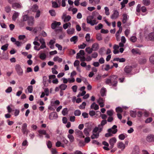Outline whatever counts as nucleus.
Here are the masks:
<instances>
[{
	"label": "nucleus",
	"instance_id": "c85d7f7f",
	"mask_svg": "<svg viewBox=\"0 0 154 154\" xmlns=\"http://www.w3.org/2000/svg\"><path fill=\"white\" fill-rule=\"evenodd\" d=\"M85 51L88 54H90L93 51L92 48H90V47L86 48L85 49Z\"/></svg>",
	"mask_w": 154,
	"mask_h": 154
},
{
	"label": "nucleus",
	"instance_id": "b1692460",
	"mask_svg": "<svg viewBox=\"0 0 154 154\" xmlns=\"http://www.w3.org/2000/svg\"><path fill=\"white\" fill-rule=\"evenodd\" d=\"M78 37L77 36H74L72 37L70 39V41L71 42H73L75 44L78 41Z\"/></svg>",
	"mask_w": 154,
	"mask_h": 154
},
{
	"label": "nucleus",
	"instance_id": "13d9d810",
	"mask_svg": "<svg viewBox=\"0 0 154 154\" xmlns=\"http://www.w3.org/2000/svg\"><path fill=\"white\" fill-rule=\"evenodd\" d=\"M86 40V41L88 42H89L90 40V34L89 33H87L86 34L85 37Z\"/></svg>",
	"mask_w": 154,
	"mask_h": 154
},
{
	"label": "nucleus",
	"instance_id": "7c9ffc66",
	"mask_svg": "<svg viewBox=\"0 0 154 154\" xmlns=\"http://www.w3.org/2000/svg\"><path fill=\"white\" fill-rule=\"evenodd\" d=\"M39 57L41 59L44 60L46 58V55L45 53H42L39 55Z\"/></svg>",
	"mask_w": 154,
	"mask_h": 154
},
{
	"label": "nucleus",
	"instance_id": "338daca9",
	"mask_svg": "<svg viewBox=\"0 0 154 154\" xmlns=\"http://www.w3.org/2000/svg\"><path fill=\"white\" fill-rule=\"evenodd\" d=\"M113 111L112 110H109L107 111V115L110 116H112L113 115Z\"/></svg>",
	"mask_w": 154,
	"mask_h": 154
},
{
	"label": "nucleus",
	"instance_id": "864d4df0",
	"mask_svg": "<svg viewBox=\"0 0 154 154\" xmlns=\"http://www.w3.org/2000/svg\"><path fill=\"white\" fill-rule=\"evenodd\" d=\"M136 148L135 147L134 149V150H133L132 154H139V150L137 147V149H136Z\"/></svg>",
	"mask_w": 154,
	"mask_h": 154
},
{
	"label": "nucleus",
	"instance_id": "393cba45",
	"mask_svg": "<svg viewBox=\"0 0 154 154\" xmlns=\"http://www.w3.org/2000/svg\"><path fill=\"white\" fill-rule=\"evenodd\" d=\"M66 31L68 34L69 35L72 34L74 32L75 29L73 28H70L68 29Z\"/></svg>",
	"mask_w": 154,
	"mask_h": 154
},
{
	"label": "nucleus",
	"instance_id": "f257e3e1",
	"mask_svg": "<svg viewBox=\"0 0 154 154\" xmlns=\"http://www.w3.org/2000/svg\"><path fill=\"white\" fill-rule=\"evenodd\" d=\"M118 78L116 75H111L109 78L105 79V83L107 85L116 87L118 83Z\"/></svg>",
	"mask_w": 154,
	"mask_h": 154
},
{
	"label": "nucleus",
	"instance_id": "cd10ccee",
	"mask_svg": "<svg viewBox=\"0 0 154 154\" xmlns=\"http://www.w3.org/2000/svg\"><path fill=\"white\" fill-rule=\"evenodd\" d=\"M38 6L36 5H34L32 7V11L33 12H36L38 10Z\"/></svg>",
	"mask_w": 154,
	"mask_h": 154
},
{
	"label": "nucleus",
	"instance_id": "ddd939ff",
	"mask_svg": "<svg viewBox=\"0 0 154 154\" xmlns=\"http://www.w3.org/2000/svg\"><path fill=\"white\" fill-rule=\"evenodd\" d=\"M123 19L122 22L123 23H125L128 19L129 17L126 14H122Z\"/></svg>",
	"mask_w": 154,
	"mask_h": 154
},
{
	"label": "nucleus",
	"instance_id": "052dcab7",
	"mask_svg": "<svg viewBox=\"0 0 154 154\" xmlns=\"http://www.w3.org/2000/svg\"><path fill=\"white\" fill-rule=\"evenodd\" d=\"M130 115L131 117H135L136 116V114L135 112L133 111H131L130 112Z\"/></svg>",
	"mask_w": 154,
	"mask_h": 154
},
{
	"label": "nucleus",
	"instance_id": "20e7f679",
	"mask_svg": "<svg viewBox=\"0 0 154 154\" xmlns=\"http://www.w3.org/2000/svg\"><path fill=\"white\" fill-rule=\"evenodd\" d=\"M15 69L17 74L19 76L22 75L23 73V71L21 66L19 64H16L15 66Z\"/></svg>",
	"mask_w": 154,
	"mask_h": 154
},
{
	"label": "nucleus",
	"instance_id": "f3484780",
	"mask_svg": "<svg viewBox=\"0 0 154 154\" xmlns=\"http://www.w3.org/2000/svg\"><path fill=\"white\" fill-rule=\"evenodd\" d=\"M92 48L93 51H97L99 48V45L97 43H95L92 45Z\"/></svg>",
	"mask_w": 154,
	"mask_h": 154
},
{
	"label": "nucleus",
	"instance_id": "774afa93",
	"mask_svg": "<svg viewBox=\"0 0 154 154\" xmlns=\"http://www.w3.org/2000/svg\"><path fill=\"white\" fill-rule=\"evenodd\" d=\"M105 62V60L103 57H101L99 60V63L100 64L104 63Z\"/></svg>",
	"mask_w": 154,
	"mask_h": 154
},
{
	"label": "nucleus",
	"instance_id": "bf43d9fd",
	"mask_svg": "<svg viewBox=\"0 0 154 154\" xmlns=\"http://www.w3.org/2000/svg\"><path fill=\"white\" fill-rule=\"evenodd\" d=\"M47 145L48 148L50 149L51 148L52 146V144L51 142L49 140L47 143Z\"/></svg>",
	"mask_w": 154,
	"mask_h": 154
},
{
	"label": "nucleus",
	"instance_id": "72a5a7b5",
	"mask_svg": "<svg viewBox=\"0 0 154 154\" xmlns=\"http://www.w3.org/2000/svg\"><path fill=\"white\" fill-rule=\"evenodd\" d=\"M96 38L98 41H100L102 39L101 34L100 33H98L97 34Z\"/></svg>",
	"mask_w": 154,
	"mask_h": 154
},
{
	"label": "nucleus",
	"instance_id": "f03ea898",
	"mask_svg": "<svg viewBox=\"0 0 154 154\" xmlns=\"http://www.w3.org/2000/svg\"><path fill=\"white\" fill-rule=\"evenodd\" d=\"M98 129L96 127L93 129L92 132L93 134L91 136V138L92 139L97 138L99 136V133L98 132Z\"/></svg>",
	"mask_w": 154,
	"mask_h": 154
},
{
	"label": "nucleus",
	"instance_id": "0eeeda50",
	"mask_svg": "<svg viewBox=\"0 0 154 154\" xmlns=\"http://www.w3.org/2000/svg\"><path fill=\"white\" fill-rule=\"evenodd\" d=\"M119 13L117 10H114L112 15L111 16V18L112 19L117 18L119 16Z\"/></svg>",
	"mask_w": 154,
	"mask_h": 154
},
{
	"label": "nucleus",
	"instance_id": "ea45409f",
	"mask_svg": "<svg viewBox=\"0 0 154 154\" xmlns=\"http://www.w3.org/2000/svg\"><path fill=\"white\" fill-rule=\"evenodd\" d=\"M68 109L67 108H66L63 109L62 111V114L65 116L68 113Z\"/></svg>",
	"mask_w": 154,
	"mask_h": 154
},
{
	"label": "nucleus",
	"instance_id": "49530a36",
	"mask_svg": "<svg viewBox=\"0 0 154 154\" xmlns=\"http://www.w3.org/2000/svg\"><path fill=\"white\" fill-rule=\"evenodd\" d=\"M86 105V103L85 102H83L82 104L79 107L80 109H83L85 108V106Z\"/></svg>",
	"mask_w": 154,
	"mask_h": 154
},
{
	"label": "nucleus",
	"instance_id": "f704fd0d",
	"mask_svg": "<svg viewBox=\"0 0 154 154\" xmlns=\"http://www.w3.org/2000/svg\"><path fill=\"white\" fill-rule=\"evenodd\" d=\"M64 16H65L64 20V22H68L71 19V17L69 15L66 16V15H64Z\"/></svg>",
	"mask_w": 154,
	"mask_h": 154
},
{
	"label": "nucleus",
	"instance_id": "09e8293b",
	"mask_svg": "<svg viewBox=\"0 0 154 154\" xmlns=\"http://www.w3.org/2000/svg\"><path fill=\"white\" fill-rule=\"evenodd\" d=\"M106 90L105 88H102L100 90V94L101 96H103L105 95Z\"/></svg>",
	"mask_w": 154,
	"mask_h": 154
},
{
	"label": "nucleus",
	"instance_id": "0e129e2a",
	"mask_svg": "<svg viewBox=\"0 0 154 154\" xmlns=\"http://www.w3.org/2000/svg\"><path fill=\"white\" fill-rule=\"evenodd\" d=\"M86 46V45L83 43L82 44L79 45L78 47L79 48L84 49Z\"/></svg>",
	"mask_w": 154,
	"mask_h": 154
},
{
	"label": "nucleus",
	"instance_id": "5fc2aeb1",
	"mask_svg": "<svg viewBox=\"0 0 154 154\" xmlns=\"http://www.w3.org/2000/svg\"><path fill=\"white\" fill-rule=\"evenodd\" d=\"M28 91L30 93L32 92L33 91V87L32 85H30L28 86L27 88Z\"/></svg>",
	"mask_w": 154,
	"mask_h": 154
},
{
	"label": "nucleus",
	"instance_id": "aec40b11",
	"mask_svg": "<svg viewBox=\"0 0 154 154\" xmlns=\"http://www.w3.org/2000/svg\"><path fill=\"white\" fill-rule=\"evenodd\" d=\"M141 5L140 4H138L136 8V13L137 15H140V12L141 11Z\"/></svg>",
	"mask_w": 154,
	"mask_h": 154
},
{
	"label": "nucleus",
	"instance_id": "a878e982",
	"mask_svg": "<svg viewBox=\"0 0 154 154\" xmlns=\"http://www.w3.org/2000/svg\"><path fill=\"white\" fill-rule=\"evenodd\" d=\"M128 2V0H123L122 2L120 3V4L121 5V9L124 8L125 6V5Z\"/></svg>",
	"mask_w": 154,
	"mask_h": 154
},
{
	"label": "nucleus",
	"instance_id": "5701e85b",
	"mask_svg": "<svg viewBox=\"0 0 154 154\" xmlns=\"http://www.w3.org/2000/svg\"><path fill=\"white\" fill-rule=\"evenodd\" d=\"M91 108L92 109H94L95 110H97L99 108V106L96 104L95 103H93L91 105Z\"/></svg>",
	"mask_w": 154,
	"mask_h": 154
},
{
	"label": "nucleus",
	"instance_id": "69168bd1",
	"mask_svg": "<svg viewBox=\"0 0 154 154\" xmlns=\"http://www.w3.org/2000/svg\"><path fill=\"white\" fill-rule=\"evenodd\" d=\"M79 63H80L79 61L78 60H75V61L74 62V66H78L79 65Z\"/></svg>",
	"mask_w": 154,
	"mask_h": 154
},
{
	"label": "nucleus",
	"instance_id": "de8ad7c7",
	"mask_svg": "<svg viewBox=\"0 0 154 154\" xmlns=\"http://www.w3.org/2000/svg\"><path fill=\"white\" fill-rule=\"evenodd\" d=\"M26 38V36L25 35H20L19 36L18 38L20 40H23L22 42H24L25 41H25L24 39Z\"/></svg>",
	"mask_w": 154,
	"mask_h": 154
},
{
	"label": "nucleus",
	"instance_id": "2f4dec72",
	"mask_svg": "<svg viewBox=\"0 0 154 154\" xmlns=\"http://www.w3.org/2000/svg\"><path fill=\"white\" fill-rule=\"evenodd\" d=\"M68 137L69 140V141L71 142H72L74 141V137L73 136L70 134H69L68 135Z\"/></svg>",
	"mask_w": 154,
	"mask_h": 154
},
{
	"label": "nucleus",
	"instance_id": "a18cd8bd",
	"mask_svg": "<svg viewBox=\"0 0 154 154\" xmlns=\"http://www.w3.org/2000/svg\"><path fill=\"white\" fill-rule=\"evenodd\" d=\"M125 137V136L123 134H121L119 136V139L122 140H124Z\"/></svg>",
	"mask_w": 154,
	"mask_h": 154
},
{
	"label": "nucleus",
	"instance_id": "e2e57ef3",
	"mask_svg": "<svg viewBox=\"0 0 154 154\" xmlns=\"http://www.w3.org/2000/svg\"><path fill=\"white\" fill-rule=\"evenodd\" d=\"M69 25H71V23H66L64 24L63 26V28L65 29H66L68 27Z\"/></svg>",
	"mask_w": 154,
	"mask_h": 154
},
{
	"label": "nucleus",
	"instance_id": "c9c22d12",
	"mask_svg": "<svg viewBox=\"0 0 154 154\" xmlns=\"http://www.w3.org/2000/svg\"><path fill=\"white\" fill-rule=\"evenodd\" d=\"M103 27V25L101 23H99L97 26H95V28L97 30L101 29Z\"/></svg>",
	"mask_w": 154,
	"mask_h": 154
},
{
	"label": "nucleus",
	"instance_id": "58836bf2",
	"mask_svg": "<svg viewBox=\"0 0 154 154\" xmlns=\"http://www.w3.org/2000/svg\"><path fill=\"white\" fill-rule=\"evenodd\" d=\"M26 42V41L24 42H19L16 41L15 42V44L17 45V46L19 47L21 46V45L24 44Z\"/></svg>",
	"mask_w": 154,
	"mask_h": 154
},
{
	"label": "nucleus",
	"instance_id": "680f3d73",
	"mask_svg": "<svg viewBox=\"0 0 154 154\" xmlns=\"http://www.w3.org/2000/svg\"><path fill=\"white\" fill-rule=\"evenodd\" d=\"M98 56V54L97 52H94L91 54V57L94 58H96Z\"/></svg>",
	"mask_w": 154,
	"mask_h": 154
},
{
	"label": "nucleus",
	"instance_id": "423d86ee",
	"mask_svg": "<svg viewBox=\"0 0 154 154\" xmlns=\"http://www.w3.org/2000/svg\"><path fill=\"white\" fill-rule=\"evenodd\" d=\"M116 141L117 140L115 137L112 138L109 140V147L110 149H112L114 145L116 143Z\"/></svg>",
	"mask_w": 154,
	"mask_h": 154
},
{
	"label": "nucleus",
	"instance_id": "9d476101",
	"mask_svg": "<svg viewBox=\"0 0 154 154\" xmlns=\"http://www.w3.org/2000/svg\"><path fill=\"white\" fill-rule=\"evenodd\" d=\"M12 7L14 9H15L16 8H20L22 6L20 3L15 2L12 4Z\"/></svg>",
	"mask_w": 154,
	"mask_h": 154
},
{
	"label": "nucleus",
	"instance_id": "a19ab883",
	"mask_svg": "<svg viewBox=\"0 0 154 154\" xmlns=\"http://www.w3.org/2000/svg\"><path fill=\"white\" fill-rule=\"evenodd\" d=\"M8 45L7 44L3 45L2 46L1 49L3 51H5L7 50Z\"/></svg>",
	"mask_w": 154,
	"mask_h": 154
},
{
	"label": "nucleus",
	"instance_id": "4d7b16f0",
	"mask_svg": "<svg viewBox=\"0 0 154 154\" xmlns=\"http://www.w3.org/2000/svg\"><path fill=\"white\" fill-rule=\"evenodd\" d=\"M116 111L119 113V112H120V113H122L123 112V110L121 107H118L116 108Z\"/></svg>",
	"mask_w": 154,
	"mask_h": 154
},
{
	"label": "nucleus",
	"instance_id": "8fccbe9b",
	"mask_svg": "<svg viewBox=\"0 0 154 154\" xmlns=\"http://www.w3.org/2000/svg\"><path fill=\"white\" fill-rule=\"evenodd\" d=\"M48 81V79L46 77L44 76L43 77V83L44 86H46L48 85V84H46V82Z\"/></svg>",
	"mask_w": 154,
	"mask_h": 154
},
{
	"label": "nucleus",
	"instance_id": "9b49d317",
	"mask_svg": "<svg viewBox=\"0 0 154 154\" xmlns=\"http://www.w3.org/2000/svg\"><path fill=\"white\" fill-rule=\"evenodd\" d=\"M57 117V115L56 112H51L49 116V118L51 120H52L56 118Z\"/></svg>",
	"mask_w": 154,
	"mask_h": 154
},
{
	"label": "nucleus",
	"instance_id": "39448f33",
	"mask_svg": "<svg viewBox=\"0 0 154 154\" xmlns=\"http://www.w3.org/2000/svg\"><path fill=\"white\" fill-rule=\"evenodd\" d=\"M118 131V130H112V129H109L108 130V133L105 134L106 137H109L112 136V134H116Z\"/></svg>",
	"mask_w": 154,
	"mask_h": 154
},
{
	"label": "nucleus",
	"instance_id": "4be33fe9",
	"mask_svg": "<svg viewBox=\"0 0 154 154\" xmlns=\"http://www.w3.org/2000/svg\"><path fill=\"white\" fill-rule=\"evenodd\" d=\"M34 21V18L32 17H29L28 20V23L29 26H32L33 23Z\"/></svg>",
	"mask_w": 154,
	"mask_h": 154
},
{
	"label": "nucleus",
	"instance_id": "6e6d98bb",
	"mask_svg": "<svg viewBox=\"0 0 154 154\" xmlns=\"http://www.w3.org/2000/svg\"><path fill=\"white\" fill-rule=\"evenodd\" d=\"M107 123V121L106 120H103L101 123V124L100 125H98L99 127L100 126H103L105 125Z\"/></svg>",
	"mask_w": 154,
	"mask_h": 154
},
{
	"label": "nucleus",
	"instance_id": "603ef678",
	"mask_svg": "<svg viewBox=\"0 0 154 154\" xmlns=\"http://www.w3.org/2000/svg\"><path fill=\"white\" fill-rule=\"evenodd\" d=\"M49 13L52 16H55L56 14L55 11L53 10H50L49 11Z\"/></svg>",
	"mask_w": 154,
	"mask_h": 154
},
{
	"label": "nucleus",
	"instance_id": "bb28decb",
	"mask_svg": "<svg viewBox=\"0 0 154 154\" xmlns=\"http://www.w3.org/2000/svg\"><path fill=\"white\" fill-rule=\"evenodd\" d=\"M38 132L39 133V136L41 137H42L41 135H45L46 134V132L45 130H40L38 131Z\"/></svg>",
	"mask_w": 154,
	"mask_h": 154
},
{
	"label": "nucleus",
	"instance_id": "4468645a",
	"mask_svg": "<svg viewBox=\"0 0 154 154\" xmlns=\"http://www.w3.org/2000/svg\"><path fill=\"white\" fill-rule=\"evenodd\" d=\"M75 131V134L79 135L80 137L83 138H84L85 137V136L83 135L82 132L80 130L76 129Z\"/></svg>",
	"mask_w": 154,
	"mask_h": 154
},
{
	"label": "nucleus",
	"instance_id": "e433bc0d",
	"mask_svg": "<svg viewBox=\"0 0 154 154\" xmlns=\"http://www.w3.org/2000/svg\"><path fill=\"white\" fill-rule=\"evenodd\" d=\"M137 40V38L135 36H131L130 38V41L133 42H135Z\"/></svg>",
	"mask_w": 154,
	"mask_h": 154
},
{
	"label": "nucleus",
	"instance_id": "6ab92c4d",
	"mask_svg": "<svg viewBox=\"0 0 154 154\" xmlns=\"http://www.w3.org/2000/svg\"><path fill=\"white\" fill-rule=\"evenodd\" d=\"M117 146L119 148L122 149V150L124 149L125 147V145L122 142H119L118 143Z\"/></svg>",
	"mask_w": 154,
	"mask_h": 154
},
{
	"label": "nucleus",
	"instance_id": "c756f323",
	"mask_svg": "<svg viewBox=\"0 0 154 154\" xmlns=\"http://www.w3.org/2000/svg\"><path fill=\"white\" fill-rule=\"evenodd\" d=\"M93 17L91 16H90L87 17V22L88 23L90 24L91 20L93 19Z\"/></svg>",
	"mask_w": 154,
	"mask_h": 154
},
{
	"label": "nucleus",
	"instance_id": "7ed1b4c3",
	"mask_svg": "<svg viewBox=\"0 0 154 154\" xmlns=\"http://www.w3.org/2000/svg\"><path fill=\"white\" fill-rule=\"evenodd\" d=\"M27 124L26 123H24L22 126L21 131L23 134H26V136L29 132V131L27 128Z\"/></svg>",
	"mask_w": 154,
	"mask_h": 154
},
{
	"label": "nucleus",
	"instance_id": "473e14b6",
	"mask_svg": "<svg viewBox=\"0 0 154 154\" xmlns=\"http://www.w3.org/2000/svg\"><path fill=\"white\" fill-rule=\"evenodd\" d=\"M67 87V85L65 84H62L60 86V88L61 90H64Z\"/></svg>",
	"mask_w": 154,
	"mask_h": 154
},
{
	"label": "nucleus",
	"instance_id": "37998d69",
	"mask_svg": "<svg viewBox=\"0 0 154 154\" xmlns=\"http://www.w3.org/2000/svg\"><path fill=\"white\" fill-rule=\"evenodd\" d=\"M149 60L151 63L154 64V55H152L150 57Z\"/></svg>",
	"mask_w": 154,
	"mask_h": 154
},
{
	"label": "nucleus",
	"instance_id": "1a4fd4ad",
	"mask_svg": "<svg viewBox=\"0 0 154 154\" xmlns=\"http://www.w3.org/2000/svg\"><path fill=\"white\" fill-rule=\"evenodd\" d=\"M147 141L149 142L154 141V135L153 134L148 135L146 137Z\"/></svg>",
	"mask_w": 154,
	"mask_h": 154
},
{
	"label": "nucleus",
	"instance_id": "4c0bfd02",
	"mask_svg": "<svg viewBox=\"0 0 154 154\" xmlns=\"http://www.w3.org/2000/svg\"><path fill=\"white\" fill-rule=\"evenodd\" d=\"M74 114L75 116H79L81 114V112L79 110H76L74 111Z\"/></svg>",
	"mask_w": 154,
	"mask_h": 154
},
{
	"label": "nucleus",
	"instance_id": "6e6552de",
	"mask_svg": "<svg viewBox=\"0 0 154 154\" xmlns=\"http://www.w3.org/2000/svg\"><path fill=\"white\" fill-rule=\"evenodd\" d=\"M132 70V67L131 66H127L125 67L124 70L126 74L130 73Z\"/></svg>",
	"mask_w": 154,
	"mask_h": 154
},
{
	"label": "nucleus",
	"instance_id": "79ce46f5",
	"mask_svg": "<svg viewBox=\"0 0 154 154\" xmlns=\"http://www.w3.org/2000/svg\"><path fill=\"white\" fill-rule=\"evenodd\" d=\"M52 7L55 8H57L60 7L59 5L57 4L56 2H52Z\"/></svg>",
	"mask_w": 154,
	"mask_h": 154
},
{
	"label": "nucleus",
	"instance_id": "3c124183",
	"mask_svg": "<svg viewBox=\"0 0 154 154\" xmlns=\"http://www.w3.org/2000/svg\"><path fill=\"white\" fill-rule=\"evenodd\" d=\"M152 117L148 118L145 120V123H149L152 122Z\"/></svg>",
	"mask_w": 154,
	"mask_h": 154
},
{
	"label": "nucleus",
	"instance_id": "c03bdc74",
	"mask_svg": "<svg viewBox=\"0 0 154 154\" xmlns=\"http://www.w3.org/2000/svg\"><path fill=\"white\" fill-rule=\"evenodd\" d=\"M104 10H105V14L107 16L109 15L110 13L109 8L107 7H105L104 8Z\"/></svg>",
	"mask_w": 154,
	"mask_h": 154
},
{
	"label": "nucleus",
	"instance_id": "a211bd4d",
	"mask_svg": "<svg viewBox=\"0 0 154 154\" xmlns=\"http://www.w3.org/2000/svg\"><path fill=\"white\" fill-rule=\"evenodd\" d=\"M131 51L132 53L134 54H139L140 55L141 54V52L140 51L139 49L137 48L133 49H132Z\"/></svg>",
	"mask_w": 154,
	"mask_h": 154
},
{
	"label": "nucleus",
	"instance_id": "2eb2a0df",
	"mask_svg": "<svg viewBox=\"0 0 154 154\" xmlns=\"http://www.w3.org/2000/svg\"><path fill=\"white\" fill-rule=\"evenodd\" d=\"M61 24L60 22H57L55 21L52 23L51 25V28L53 29H54L57 26H59Z\"/></svg>",
	"mask_w": 154,
	"mask_h": 154
},
{
	"label": "nucleus",
	"instance_id": "f8f14e48",
	"mask_svg": "<svg viewBox=\"0 0 154 154\" xmlns=\"http://www.w3.org/2000/svg\"><path fill=\"white\" fill-rule=\"evenodd\" d=\"M146 38L151 41H154V33L151 32L149 33Z\"/></svg>",
	"mask_w": 154,
	"mask_h": 154
},
{
	"label": "nucleus",
	"instance_id": "dca6fc26",
	"mask_svg": "<svg viewBox=\"0 0 154 154\" xmlns=\"http://www.w3.org/2000/svg\"><path fill=\"white\" fill-rule=\"evenodd\" d=\"M91 129L90 128L88 127L85 128L83 132L84 134L87 136H89V132L91 131Z\"/></svg>",
	"mask_w": 154,
	"mask_h": 154
},
{
	"label": "nucleus",
	"instance_id": "412c9836",
	"mask_svg": "<svg viewBox=\"0 0 154 154\" xmlns=\"http://www.w3.org/2000/svg\"><path fill=\"white\" fill-rule=\"evenodd\" d=\"M20 13L18 12H15L13 14L12 19L13 21H15L19 15Z\"/></svg>",
	"mask_w": 154,
	"mask_h": 154
}]
</instances>
